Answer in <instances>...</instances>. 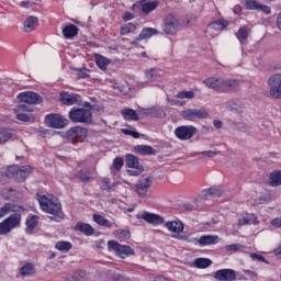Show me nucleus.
Here are the masks:
<instances>
[{
	"label": "nucleus",
	"mask_w": 281,
	"mask_h": 281,
	"mask_svg": "<svg viewBox=\"0 0 281 281\" xmlns=\"http://www.w3.org/2000/svg\"><path fill=\"white\" fill-rule=\"evenodd\" d=\"M36 199L40 203L41 210H43V212H46V214L53 215L49 217L50 221H56L58 223L60 218H63V204H60L58 198L52 194H37Z\"/></svg>",
	"instance_id": "f257e3e1"
},
{
	"label": "nucleus",
	"mask_w": 281,
	"mask_h": 281,
	"mask_svg": "<svg viewBox=\"0 0 281 281\" xmlns=\"http://www.w3.org/2000/svg\"><path fill=\"white\" fill-rule=\"evenodd\" d=\"M91 103L85 102L83 108H72L69 111V120L77 124H91L93 122V114L91 113Z\"/></svg>",
	"instance_id": "f03ea898"
},
{
	"label": "nucleus",
	"mask_w": 281,
	"mask_h": 281,
	"mask_svg": "<svg viewBox=\"0 0 281 281\" xmlns=\"http://www.w3.org/2000/svg\"><path fill=\"white\" fill-rule=\"evenodd\" d=\"M169 232H172V238L184 240L186 243H196V239H190L188 235H182L184 226L181 221H169L165 224Z\"/></svg>",
	"instance_id": "7ed1b4c3"
},
{
	"label": "nucleus",
	"mask_w": 281,
	"mask_h": 281,
	"mask_svg": "<svg viewBox=\"0 0 281 281\" xmlns=\"http://www.w3.org/2000/svg\"><path fill=\"white\" fill-rule=\"evenodd\" d=\"M21 226V213H13L0 223V236L10 234L12 229Z\"/></svg>",
	"instance_id": "20e7f679"
},
{
	"label": "nucleus",
	"mask_w": 281,
	"mask_h": 281,
	"mask_svg": "<svg viewBox=\"0 0 281 281\" xmlns=\"http://www.w3.org/2000/svg\"><path fill=\"white\" fill-rule=\"evenodd\" d=\"M32 173V167L30 165L24 166H10L8 167V177H14L18 183H23L27 179V175Z\"/></svg>",
	"instance_id": "39448f33"
},
{
	"label": "nucleus",
	"mask_w": 281,
	"mask_h": 281,
	"mask_svg": "<svg viewBox=\"0 0 281 281\" xmlns=\"http://www.w3.org/2000/svg\"><path fill=\"white\" fill-rule=\"evenodd\" d=\"M180 115L181 117H183V120H187L189 122H194L196 120H207V117H210V113H207V110H205V108L187 109L183 110Z\"/></svg>",
	"instance_id": "423d86ee"
},
{
	"label": "nucleus",
	"mask_w": 281,
	"mask_h": 281,
	"mask_svg": "<svg viewBox=\"0 0 281 281\" xmlns=\"http://www.w3.org/2000/svg\"><path fill=\"white\" fill-rule=\"evenodd\" d=\"M108 248L115 252L120 258H128V256H135V250L131 246L122 245L115 240L108 241Z\"/></svg>",
	"instance_id": "0eeeda50"
},
{
	"label": "nucleus",
	"mask_w": 281,
	"mask_h": 281,
	"mask_svg": "<svg viewBox=\"0 0 281 281\" xmlns=\"http://www.w3.org/2000/svg\"><path fill=\"white\" fill-rule=\"evenodd\" d=\"M125 165L127 168H132L128 170L131 177H137L144 172V166L139 165V158L133 154H127L125 156Z\"/></svg>",
	"instance_id": "6e6552de"
},
{
	"label": "nucleus",
	"mask_w": 281,
	"mask_h": 281,
	"mask_svg": "<svg viewBox=\"0 0 281 281\" xmlns=\"http://www.w3.org/2000/svg\"><path fill=\"white\" fill-rule=\"evenodd\" d=\"M88 133L89 132L87 131V128L81 126H75L67 132L66 137L69 142L76 144L78 142H85V139H87Z\"/></svg>",
	"instance_id": "1a4fd4ad"
},
{
	"label": "nucleus",
	"mask_w": 281,
	"mask_h": 281,
	"mask_svg": "<svg viewBox=\"0 0 281 281\" xmlns=\"http://www.w3.org/2000/svg\"><path fill=\"white\" fill-rule=\"evenodd\" d=\"M175 135L181 142H188L196 135V127L193 125H181L175 130Z\"/></svg>",
	"instance_id": "9d476101"
},
{
	"label": "nucleus",
	"mask_w": 281,
	"mask_h": 281,
	"mask_svg": "<svg viewBox=\"0 0 281 281\" xmlns=\"http://www.w3.org/2000/svg\"><path fill=\"white\" fill-rule=\"evenodd\" d=\"M268 85L270 87V95L277 100H281V74L272 75Z\"/></svg>",
	"instance_id": "9b49d317"
},
{
	"label": "nucleus",
	"mask_w": 281,
	"mask_h": 281,
	"mask_svg": "<svg viewBox=\"0 0 281 281\" xmlns=\"http://www.w3.org/2000/svg\"><path fill=\"white\" fill-rule=\"evenodd\" d=\"M150 186H153V178L140 176L136 183V193L138 196H142V199L148 196V189Z\"/></svg>",
	"instance_id": "f8f14e48"
},
{
	"label": "nucleus",
	"mask_w": 281,
	"mask_h": 281,
	"mask_svg": "<svg viewBox=\"0 0 281 281\" xmlns=\"http://www.w3.org/2000/svg\"><path fill=\"white\" fill-rule=\"evenodd\" d=\"M179 20L175 15H166L164 20V32L172 36V34H177V32H179Z\"/></svg>",
	"instance_id": "ddd939ff"
},
{
	"label": "nucleus",
	"mask_w": 281,
	"mask_h": 281,
	"mask_svg": "<svg viewBox=\"0 0 281 281\" xmlns=\"http://www.w3.org/2000/svg\"><path fill=\"white\" fill-rule=\"evenodd\" d=\"M45 122L50 128H65L67 126V119L60 114H47Z\"/></svg>",
	"instance_id": "4468645a"
},
{
	"label": "nucleus",
	"mask_w": 281,
	"mask_h": 281,
	"mask_svg": "<svg viewBox=\"0 0 281 281\" xmlns=\"http://www.w3.org/2000/svg\"><path fill=\"white\" fill-rule=\"evenodd\" d=\"M227 25H229V22L226 20L211 22L206 27V34L214 38V36H218V33L223 32Z\"/></svg>",
	"instance_id": "2eb2a0df"
},
{
	"label": "nucleus",
	"mask_w": 281,
	"mask_h": 281,
	"mask_svg": "<svg viewBox=\"0 0 281 281\" xmlns=\"http://www.w3.org/2000/svg\"><path fill=\"white\" fill-rule=\"evenodd\" d=\"M18 99L25 104H41L43 102V97L36 92H22L18 95Z\"/></svg>",
	"instance_id": "dca6fc26"
},
{
	"label": "nucleus",
	"mask_w": 281,
	"mask_h": 281,
	"mask_svg": "<svg viewBox=\"0 0 281 281\" xmlns=\"http://www.w3.org/2000/svg\"><path fill=\"white\" fill-rule=\"evenodd\" d=\"M214 279L217 281H234L236 280V271L233 269H221L215 271Z\"/></svg>",
	"instance_id": "f3484780"
},
{
	"label": "nucleus",
	"mask_w": 281,
	"mask_h": 281,
	"mask_svg": "<svg viewBox=\"0 0 281 281\" xmlns=\"http://www.w3.org/2000/svg\"><path fill=\"white\" fill-rule=\"evenodd\" d=\"M79 98L80 95L67 91H61L59 93V100L61 104H66L67 106H74V104H78Z\"/></svg>",
	"instance_id": "a211bd4d"
},
{
	"label": "nucleus",
	"mask_w": 281,
	"mask_h": 281,
	"mask_svg": "<svg viewBox=\"0 0 281 281\" xmlns=\"http://www.w3.org/2000/svg\"><path fill=\"white\" fill-rule=\"evenodd\" d=\"M238 87H240V81L236 79H222V93L238 91Z\"/></svg>",
	"instance_id": "6ab92c4d"
},
{
	"label": "nucleus",
	"mask_w": 281,
	"mask_h": 281,
	"mask_svg": "<svg viewBox=\"0 0 281 281\" xmlns=\"http://www.w3.org/2000/svg\"><path fill=\"white\" fill-rule=\"evenodd\" d=\"M159 34V31L157 29L153 27H145L139 33L138 37L134 42H132V45H137V41H146V38H151V36H157Z\"/></svg>",
	"instance_id": "aec40b11"
},
{
	"label": "nucleus",
	"mask_w": 281,
	"mask_h": 281,
	"mask_svg": "<svg viewBox=\"0 0 281 281\" xmlns=\"http://www.w3.org/2000/svg\"><path fill=\"white\" fill-rule=\"evenodd\" d=\"M209 89H213L216 93H222L223 79L210 77L203 81Z\"/></svg>",
	"instance_id": "412c9836"
},
{
	"label": "nucleus",
	"mask_w": 281,
	"mask_h": 281,
	"mask_svg": "<svg viewBox=\"0 0 281 281\" xmlns=\"http://www.w3.org/2000/svg\"><path fill=\"white\" fill-rule=\"evenodd\" d=\"M193 243H199L200 247H206L207 245H216L218 244L217 235H203L199 239L193 238Z\"/></svg>",
	"instance_id": "4be33fe9"
},
{
	"label": "nucleus",
	"mask_w": 281,
	"mask_h": 281,
	"mask_svg": "<svg viewBox=\"0 0 281 281\" xmlns=\"http://www.w3.org/2000/svg\"><path fill=\"white\" fill-rule=\"evenodd\" d=\"M10 139H16V134L14 130L8 127H0V145L7 144Z\"/></svg>",
	"instance_id": "5701e85b"
},
{
	"label": "nucleus",
	"mask_w": 281,
	"mask_h": 281,
	"mask_svg": "<svg viewBox=\"0 0 281 281\" xmlns=\"http://www.w3.org/2000/svg\"><path fill=\"white\" fill-rule=\"evenodd\" d=\"M140 218L146 221V223H150V225H161V223H164V217L148 212H144Z\"/></svg>",
	"instance_id": "b1692460"
},
{
	"label": "nucleus",
	"mask_w": 281,
	"mask_h": 281,
	"mask_svg": "<svg viewBox=\"0 0 281 281\" xmlns=\"http://www.w3.org/2000/svg\"><path fill=\"white\" fill-rule=\"evenodd\" d=\"M75 229L76 232H81V234H85V236H93V234H95V228L83 222H78Z\"/></svg>",
	"instance_id": "393cba45"
},
{
	"label": "nucleus",
	"mask_w": 281,
	"mask_h": 281,
	"mask_svg": "<svg viewBox=\"0 0 281 281\" xmlns=\"http://www.w3.org/2000/svg\"><path fill=\"white\" fill-rule=\"evenodd\" d=\"M269 186L271 188H278L281 186V170H276L269 175Z\"/></svg>",
	"instance_id": "a878e982"
},
{
	"label": "nucleus",
	"mask_w": 281,
	"mask_h": 281,
	"mask_svg": "<svg viewBox=\"0 0 281 281\" xmlns=\"http://www.w3.org/2000/svg\"><path fill=\"white\" fill-rule=\"evenodd\" d=\"M36 25H38V18L36 16H29L24 21V32H34L36 30Z\"/></svg>",
	"instance_id": "bb28decb"
},
{
	"label": "nucleus",
	"mask_w": 281,
	"mask_h": 281,
	"mask_svg": "<svg viewBox=\"0 0 281 281\" xmlns=\"http://www.w3.org/2000/svg\"><path fill=\"white\" fill-rule=\"evenodd\" d=\"M121 115L122 117H124V120L134 121V122L139 121V114H137V112H135V110L133 109L122 110Z\"/></svg>",
	"instance_id": "cd10ccee"
},
{
	"label": "nucleus",
	"mask_w": 281,
	"mask_h": 281,
	"mask_svg": "<svg viewBox=\"0 0 281 281\" xmlns=\"http://www.w3.org/2000/svg\"><path fill=\"white\" fill-rule=\"evenodd\" d=\"M63 35L65 38H74V36L78 35V26L74 24L66 25L63 29Z\"/></svg>",
	"instance_id": "c85d7f7f"
},
{
	"label": "nucleus",
	"mask_w": 281,
	"mask_h": 281,
	"mask_svg": "<svg viewBox=\"0 0 281 281\" xmlns=\"http://www.w3.org/2000/svg\"><path fill=\"white\" fill-rule=\"evenodd\" d=\"M225 106L227 111H231L232 113L240 114L245 111V106L240 103H236L235 101H228Z\"/></svg>",
	"instance_id": "c756f323"
},
{
	"label": "nucleus",
	"mask_w": 281,
	"mask_h": 281,
	"mask_svg": "<svg viewBox=\"0 0 281 281\" xmlns=\"http://www.w3.org/2000/svg\"><path fill=\"white\" fill-rule=\"evenodd\" d=\"M138 155H157V149L150 147L149 145H137L135 147Z\"/></svg>",
	"instance_id": "7c9ffc66"
},
{
	"label": "nucleus",
	"mask_w": 281,
	"mask_h": 281,
	"mask_svg": "<svg viewBox=\"0 0 281 281\" xmlns=\"http://www.w3.org/2000/svg\"><path fill=\"white\" fill-rule=\"evenodd\" d=\"M145 76L149 82H155V80L161 78V70L157 68L147 69Z\"/></svg>",
	"instance_id": "2f4dec72"
},
{
	"label": "nucleus",
	"mask_w": 281,
	"mask_h": 281,
	"mask_svg": "<svg viewBox=\"0 0 281 281\" xmlns=\"http://www.w3.org/2000/svg\"><path fill=\"white\" fill-rule=\"evenodd\" d=\"M19 272L22 278H27L30 276H34V273H36V269H34V265L25 263L22 268H20Z\"/></svg>",
	"instance_id": "473e14b6"
},
{
	"label": "nucleus",
	"mask_w": 281,
	"mask_h": 281,
	"mask_svg": "<svg viewBox=\"0 0 281 281\" xmlns=\"http://www.w3.org/2000/svg\"><path fill=\"white\" fill-rule=\"evenodd\" d=\"M159 7V1H149L142 4V11L144 14H150V12H154V10H157Z\"/></svg>",
	"instance_id": "72a5a7b5"
},
{
	"label": "nucleus",
	"mask_w": 281,
	"mask_h": 281,
	"mask_svg": "<svg viewBox=\"0 0 281 281\" xmlns=\"http://www.w3.org/2000/svg\"><path fill=\"white\" fill-rule=\"evenodd\" d=\"M93 221L94 223H97V225H100L101 227H113V222L106 220L104 216L100 214H94Z\"/></svg>",
	"instance_id": "f704fd0d"
},
{
	"label": "nucleus",
	"mask_w": 281,
	"mask_h": 281,
	"mask_svg": "<svg viewBox=\"0 0 281 281\" xmlns=\"http://www.w3.org/2000/svg\"><path fill=\"white\" fill-rule=\"evenodd\" d=\"M105 281H131V279L124 277L120 272L110 271L105 277Z\"/></svg>",
	"instance_id": "c9c22d12"
},
{
	"label": "nucleus",
	"mask_w": 281,
	"mask_h": 281,
	"mask_svg": "<svg viewBox=\"0 0 281 281\" xmlns=\"http://www.w3.org/2000/svg\"><path fill=\"white\" fill-rule=\"evenodd\" d=\"M111 61L106 59V57L102 55H95V64L99 69H102V71H106V67H109V64Z\"/></svg>",
	"instance_id": "e433bc0d"
},
{
	"label": "nucleus",
	"mask_w": 281,
	"mask_h": 281,
	"mask_svg": "<svg viewBox=\"0 0 281 281\" xmlns=\"http://www.w3.org/2000/svg\"><path fill=\"white\" fill-rule=\"evenodd\" d=\"M212 266V260L209 258H196L194 260V267L196 269H207V267Z\"/></svg>",
	"instance_id": "4c0bfd02"
},
{
	"label": "nucleus",
	"mask_w": 281,
	"mask_h": 281,
	"mask_svg": "<svg viewBox=\"0 0 281 281\" xmlns=\"http://www.w3.org/2000/svg\"><path fill=\"white\" fill-rule=\"evenodd\" d=\"M137 30V24L135 23H127L124 26H121L120 34L121 36H126V34H131Z\"/></svg>",
	"instance_id": "58836bf2"
},
{
	"label": "nucleus",
	"mask_w": 281,
	"mask_h": 281,
	"mask_svg": "<svg viewBox=\"0 0 281 281\" xmlns=\"http://www.w3.org/2000/svg\"><path fill=\"white\" fill-rule=\"evenodd\" d=\"M72 245L69 241H57L55 245V249H58V251H63L64 254H67V251H70Z\"/></svg>",
	"instance_id": "ea45409f"
},
{
	"label": "nucleus",
	"mask_w": 281,
	"mask_h": 281,
	"mask_svg": "<svg viewBox=\"0 0 281 281\" xmlns=\"http://www.w3.org/2000/svg\"><path fill=\"white\" fill-rule=\"evenodd\" d=\"M38 225V216L36 215H29L26 217V227L29 229H34Z\"/></svg>",
	"instance_id": "a19ab883"
},
{
	"label": "nucleus",
	"mask_w": 281,
	"mask_h": 281,
	"mask_svg": "<svg viewBox=\"0 0 281 281\" xmlns=\"http://www.w3.org/2000/svg\"><path fill=\"white\" fill-rule=\"evenodd\" d=\"M260 4L258 0H246L244 3L246 10H260Z\"/></svg>",
	"instance_id": "79ce46f5"
},
{
	"label": "nucleus",
	"mask_w": 281,
	"mask_h": 281,
	"mask_svg": "<svg viewBox=\"0 0 281 281\" xmlns=\"http://www.w3.org/2000/svg\"><path fill=\"white\" fill-rule=\"evenodd\" d=\"M31 104H27L25 102H21L19 105L14 108V113H21V111H26L29 113H32L34 111L31 106Z\"/></svg>",
	"instance_id": "37998d69"
},
{
	"label": "nucleus",
	"mask_w": 281,
	"mask_h": 281,
	"mask_svg": "<svg viewBox=\"0 0 281 281\" xmlns=\"http://www.w3.org/2000/svg\"><path fill=\"white\" fill-rule=\"evenodd\" d=\"M248 36H249V32L247 31V27H245V26L240 27L236 34V37L241 43H243V41H247Z\"/></svg>",
	"instance_id": "c03bdc74"
},
{
	"label": "nucleus",
	"mask_w": 281,
	"mask_h": 281,
	"mask_svg": "<svg viewBox=\"0 0 281 281\" xmlns=\"http://www.w3.org/2000/svg\"><path fill=\"white\" fill-rule=\"evenodd\" d=\"M123 166H124V159H122V158H115V159L113 160L112 166H111V170H112V172H113L114 170H116V172H120V170H122Z\"/></svg>",
	"instance_id": "a18cd8bd"
},
{
	"label": "nucleus",
	"mask_w": 281,
	"mask_h": 281,
	"mask_svg": "<svg viewBox=\"0 0 281 281\" xmlns=\"http://www.w3.org/2000/svg\"><path fill=\"white\" fill-rule=\"evenodd\" d=\"M177 98L179 100H192L194 98V92L193 91H180L177 93Z\"/></svg>",
	"instance_id": "49530a36"
},
{
	"label": "nucleus",
	"mask_w": 281,
	"mask_h": 281,
	"mask_svg": "<svg viewBox=\"0 0 281 281\" xmlns=\"http://www.w3.org/2000/svg\"><path fill=\"white\" fill-rule=\"evenodd\" d=\"M15 113H16V120H19L20 122H34L33 115H29L26 113H20V112H15Z\"/></svg>",
	"instance_id": "de8ad7c7"
},
{
	"label": "nucleus",
	"mask_w": 281,
	"mask_h": 281,
	"mask_svg": "<svg viewBox=\"0 0 281 281\" xmlns=\"http://www.w3.org/2000/svg\"><path fill=\"white\" fill-rule=\"evenodd\" d=\"M87 278V272L79 270L71 276L72 281H83Z\"/></svg>",
	"instance_id": "09e8293b"
},
{
	"label": "nucleus",
	"mask_w": 281,
	"mask_h": 281,
	"mask_svg": "<svg viewBox=\"0 0 281 281\" xmlns=\"http://www.w3.org/2000/svg\"><path fill=\"white\" fill-rule=\"evenodd\" d=\"M101 188L102 190H106V192H111V190H113V183L111 180H109V178H103Z\"/></svg>",
	"instance_id": "8fccbe9b"
},
{
	"label": "nucleus",
	"mask_w": 281,
	"mask_h": 281,
	"mask_svg": "<svg viewBox=\"0 0 281 281\" xmlns=\"http://www.w3.org/2000/svg\"><path fill=\"white\" fill-rule=\"evenodd\" d=\"M257 220L255 216H252V218H248V217H240L238 220V225H249V224H254L256 225Z\"/></svg>",
	"instance_id": "3c124183"
},
{
	"label": "nucleus",
	"mask_w": 281,
	"mask_h": 281,
	"mask_svg": "<svg viewBox=\"0 0 281 281\" xmlns=\"http://www.w3.org/2000/svg\"><path fill=\"white\" fill-rule=\"evenodd\" d=\"M11 210L12 205H10V203H5L2 207H0V218H3V216L10 213Z\"/></svg>",
	"instance_id": "603ef678"
},
{
	"label": "nucleus",
	"mask_w": 281,
	"mask_h": 281,
	"mask_svg": "<svg viewBox=\"0 0 281 281\" xmlns=\"http://www.w3.org/2000/svg\"><path fill=\"white\" fill-rule=\"evenodd\" d=\"M207 194H210L211 196H221V194H223V191L221 190V188L213 187L211 189H207Z\"/></svg>",
	"instance_id": "864d4df0"
},
{
	"label": "nucleus",
	"mask_w": 281,
	"mask_h": 281,
	"mask_svg": "<svg viewBox=\"0 0 281 281\" xmlns=\"http://www.w3.org/2000/svg\"><path fill=\"white\" fill-rule=\"evenodd\" d=\"M116 236H121V238H131V232L126 229H117L114 232Z\"/></svg>",
	"instance_id": "5fc2aeb1"
},
{
	"label": "nucleus",
	"mask_w": 281,
	"mask_h": 281,
	"mask_svg": "<svg viewBox=\"0 0 281 281\" xmlns=\"http://www.w3.org/2000/svg\"><path fill=\"white\" fill-rule=\"evenodd\" d=\"M250 258L251 260H258V262H266V265H269V261H267V259L259 254H250Z\"/></svg>",
	"instance_id": "6e6d98bb"
},
{
	"label": "nucleus",
	"mask_w": 281,
	"mask_h": 281,
	"mask_svg": "<svg viewBox=\"0 0 281 281\" xmlns=\"http://www.w3.org/2000/svg\"><path fill=\"white\" fill-rule=\"evenodd\" d=\"M80 181H89L91 179V173L89 171L81 170L79 171Z\"/></svg>",
	"instance_id": "4d7b16f0"
},
{
	"label": "nucleus",
	"mask_w": 281,
	"mask_h": 281,
	"mask_svg": "<svg viewBox=\"0 0 281 281\" xmlns=\"http://www.w3.org/2000/svg\"><path fill=\"white\" fill-rule=\"evenodd\" d=\"M240 249H243V246L238 244H232L226 246L227 251H240Z\"/></svg>",
	"instance_id": "13d9d810"
},
{
	"label": "nucleus",
	"mask_w": 281,
	"mask_h": 281,
	"mask_svg": "<svg viewBox=\"0 0 281 281\" xmlns=\"http://www.w3.org/2000/svg\"><path fill=\"white\" fill-rule=\"evenodd\" d=\"M154 115H155V117H158L161 120V119L166 117V112L162 109H157L154 111Z\"/></svg>",
	"instance_id": "bf43d9fd"
},
{
	"label": "nucleus",
	"mask_w": 281,
	"mask_h": 281,
	"mask_svg": "<svg viewBox=\"0 0 281 281\" xmlns=\"http://www.w3.org/2000/svg\"><path fill=\"white\" fill-rule=\"evenodd\" d=\"M259 10L265 14H271V8L267 4H259Z\"/></svg>",
	"instance_id": "052dcab7"
},
{
	"label": "nucleus",
	"mask_w": 281,
	"mask_h": 281,
	"mask_svg": "<svg viewBox=\"0 0 281 281\" xmlns=\"http://www.w3.org/2000/svg\"><path fill=\"white\" fill-rule=\"evenodd\" d=\"M200 155H204L205 157H216L218 155V151L216 150H207V151H202Z\"/></svg>",
	"instance_id": "680f3d73"
},
{
	"label": "nucleus",
	"mask_w": 281,
	"mask_h": 281,
	"mask_svg": "<svg viewBox=\"0 0 281 281\" xmlns=\"http://www.w3.org/2000/svg\"><path fill=\"white\" fill-rule=\"evenodd\" d=\"M78 76H79V78H82V79H85V78H89V70H87V69H79L78 70Z\"/></svg>",
	"instance_id": "e2e57ef3"
},
{
	"label": "nucleus",
	"mask_w": 281,
	"mask_h": 281,
	"mask_svg": "<svg viewBox=\"0 0 281 281\" xmlns=\"http://www.w3.org/2000/svg\"><path fill=\"white\" fill-rule=\"evenodd\" d=\"M244 273H246V276H248V278H251V280H256V278H258V273H256L255 271H251V270H244Z\"/></svg>",
	"instance_id": "0e129e2a"
},
{
	"label": "nucleus",
	"mask_w": 281,
	"mask_h": 281,
	"mask_svg": "<svg viewBox=\"0 0 281 281\" xmlns=\"http://www.w3.org/2000/svg\"><path fill=\"white\" fill-rule=\"evenodd\" d=\"M271 225L273 227H279V229H281V217L273 218Z\"/></svg>",
	"instance_id": "69168bd1"
},
{
	"label": "nucleus",
	"mask_w": 281,
	"mask_h": 281,
	"mask_svg": "<svg viewBox=\"0 0 281 281\" xmlns=\"http://www.w3.org/2000/svg\"><path fill=\"white\" fill-rule=\"evenodd\" d=\"M133 19H135V15L131 12H126L124 15H123V21H133Z\"/></svg>",
	"instance_id": "338daca9"
},
{
	"label": "nucleus",
	"mask_w": 281,
	"mask_h": 281,
	"mask_svg": "<svg viewBox=\"0 0 281 281\" xmlns=\"http://www.w3.org/2000/svg\"><path fill=\"white\" fill-rule=\"evenodd\" d=\"M274 254L278 258H281V245L277 249H274Z\"/></svg>",
	"instance_id": "774afa93"
}]
</instances>
